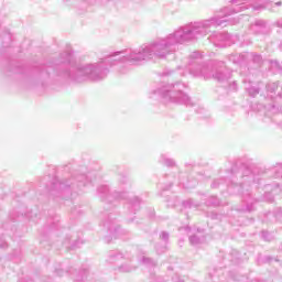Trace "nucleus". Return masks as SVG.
<instances>
[{
  "instance_id": "obj_1",
  "label": "nucleus",
  "mask_w": 282,
  "mask_h": 282,
  "mask_svg": "<svg viewBox=\"0 0 282 282\" xmlns=\"http://www.w3.org/2000/svg\"><path fill=\"white\" fill-rule=\"evenodd\" d=\"M248 10V6L241 3L240 6L225 7L214 18L209 20L191 22L177 28L173 33L165 37H160L150 44H142L139 48H127L124 51L115 52L105 57V61L95 64L79 65L75 67V83H85V80H104L109 74V68L105 63H123L124 66L135 67L151 61L152 58H169L172 54L177 52V45H188L195 43L204 36H208L216 28H226V17L237 14Z\"/></svg>"
},
{
  "instance_id": "obj_2",
  "label": "nucleus",
  "mask_w": 282,
  "mask_h": 282,
  "mask_svg": "<svg viewBox=\"0 0 282 282\" xmlns=\"http://www.w3.org/2000/svg\"><path fill=\"white\" fill-rule=\"evenodd\" d=\"M188 70L194 78H204L205 80L214 78L218 83H226L232 78V70L224 62H218L214 66L191 62Z\"/></svg>"
},
{
  "instance_id": "obj_3",
  "label": "nucleus",
  "mask_w": 282,
  "mask_h": 282,
  "mask_svg": "<svg viewBox=\"0 0 282 282\" xmlns=\"http://www.w3.org/2000/svg\"><path fill=\"white\" fill-rule=\"evenodd\" d=\"M238 176L241 177L242 181L236 183L235 178H232L230 185H228V192L242 195L246 207L238 208L239 213H252L254 205L250 203L248 197H250V186L257 182V178H254V174L250 172V170H246L242 175L238 174Z\"/></svg>"
},
{
  "instance_id": "obj_4",
  "label": "nucleus",
  "mask_w": 282,
  "mask_h": 282,
  "mask_svg": "<svg viewBox=\"0 0 282 282\" xmlns=\"http://www.w3.org/2000/svg\"><path fill=\"white\" fill-rule=\"evenodd\" d=\"M186 85L176 82L174 84H169L162 88L154 90V95L161 96L163 102H174L176 105H186V107H193V101L191 97L184 90Z\"/></svg>"
},
{
  "instance_id": "obj_5",
  "label": "nucleus",
  "mask_w": 282,
  "mask_h": 282,
  "mask_svg": "<svg viewBox=\"0 0 282 282\" xmlns=\"http://www.w3.org/2000/svg\"><path fill=\"white\" fill-rule=\"evenodd\" d=\"M87 180L88 176L85 174H79L77 176H74L73 182H61L56 178L52 182L51 185V195H56L57 193H67L69 194L70 188H80L82 186H87ZM77 182V183H76Z\"/></svg>"
},
{
  "instance_id": "obj_6",
  "label": "nucleus",
  "mask_w": 282,
  "mask_h": 282,
  "mask_svg": "<svg viewBox=\"0 0 282 282\" xmlns=\"http://www.w3.org/2000/svg\"><path fill=\"white\" fill-rule=\"evenodd\" d=\"M208 39L215 47H230V44L235 43V37L227 32H213Z\"/></svg>"
},
{
  "instance_id": "obj_7",
  "label": "nucleus",
  "mask_w": 282,
  "mask_h": 282,
  "mask_svg": "<svg viewBox=\"0 0 282 282\" xmlns=\"http://www.w3.org/2000/svg\"><path fill=\"white\" fill-rule=\"evenodd\" d=\"M97 193L101 199H106V202H113L120 199H127L129 197V193L127 192H118L115 191L113 193L109 194V187L107 185H101L98 187Z\"/></svg>"
},
{
  "instance_id": "obj_8",
  "label": "nucleus",
  "mask_w": 282,
  "mask_h": 282,
  "mask_svg": "<svg viewBox=\"0 0 282 282\" xmlns=\"http://www.w3.org/2000/svg\"><path fill=\"white\" fill-rule=\"evenodd\" d=\"M250 31L256 36H265V34H270V26H268V22L264 20H256L254 23L250 25Z\"/></svg>"
},
{
  "instance_id": "obj_9",
  "label": "nucleus",
  "mask_w": 282,
  "mask_h": 282,
  "mask_svg": "<svg viewBox=\"0 0 282 282\" xmlns=\"http://www.w3.org/2000/svg\"><path fill=\"white\" fill-rule=\"evenodd\" d=\"M253 63V68L259 69L263 65V57L257 53H247V64Z\"/></svg>"
},
{
  "instance_id": "obj_10",
  "label": "nucleus",
  "mask_w": 282,
  "mask_h": 282,
  "mask_svg": "<svg viewBox=\"0 0 282 282\" xmlns=\"http://www.w3.org/2000/svg\"><path fill=\"white\" fill-rule=\"evenodd\" d=\"M248 59V53L231 54L229 61L235 65H246Z\"/></svg>"
},
{
  "instance_id": "obj_11",
  "label": "nucleus",
  "mask_w": 282,
  "mask_h": 282,
  "mask_svg": "<svg viewBox=\"0 0 282 282\" xmlns=\"http://www.w3.org/2000/svg\"><path fill=\"white\" fill-rule=\"evenodd\" d=\"M204 241H206V238L204 237V235L194 234L189 236L191 246H202Z\"/></svg>"
},
{
  "instance_id": "obj_12",
  "label": "nucleus",
  "mask_w": 282,
  "mask_h": 282,
  "mask_svg": "<svg viewBox=\"0 0 282 282\" xmlns=\"http://www.w3.org/2000/svg\"><path fill=\"white\" fill-rule=\"evenodd\" d=\"M120 259H124V256L119 251H109L108 261L109 263H116V261H120Z\"/></svg>"
},
{
  "instance_id": "obj_13",
  "label": "nucleus",
  "mask_w": 282,
  "mask_h": 282,
  "mask_svg": "<svg viewBox=\"0 0 282 282\" xmlns=\"http://www.w3.org/2000/svg\"><path fill=\"white\" fill-rule=\"evenodd\" d=\"M160 164H163V166H175V161L166 154H161L159 158Z\"/></svg>"
},
{
  "instance_id": "obj_14",
  "label": "nucleus",
  "mask_w": 282,
  "mask_h": 282,
  "mask_svg": "<svg viewBox=\"0 0 282 282\" xmlns=\"http://www.w3.org/2000/svg\"><path fill=\"white\" fill-rule=\"evenodd\" d=\"M59 63H68L69 65H72V63H74L72 51H66L65 53H62Z\"/></svg>"
},
{
  "instance_id": "obj_15",
  "label": "nucleus",
  "mask_w": 282,
  "mask_h": 282,
  "mask_svg": "<svg viewBox=\"0 0 282 282\" xmlns=\"http://www.w3.org/2000/svg\"><path fill=\"white\" fill-rule=\"evenodd\" d=\"M270 70H271L273 74H282L281 64H279L278 61H271V62H270Z\"/></svg>"
},
{
  "instance_id": "obj_16",
  "label": "nucleus",
  "mask_w": 282,
  "mask_h": 282,
  "mask_svg": "<svg viewBox=\"0 0 282 282\" xmlns=\"http://www.w3.org/2000/svg\"><path fill=\"white\" fill-rule=\"evenodd\" d=\"M139 262L143 263V265H148L149 268H153L156 265L155 260H153L151 258H147L144 256L139 260Z\"/></svg>"
},
{
  "instance_id": "obj_17",
  "label": "nucleus",
  "mask_w": 282,
  "mask_h": 282,
  "mask_svg": "<svg viewBox=\"0 0 282 282\" xmlns=\"http://www.w3.org/2000/svg\"><path fill=\"white\" fill-rule=\"evenodd\" d=\"M129 204L134 212L140 210V198H138V196H133L132 198H130Z\"/></svg>"
},
{
  "instance_id": "obj_18",
  "label": "nucleus",
  "mask_w": 282,
  "mask_h": 282,
  "mask_svg": "<svg viewBox=\"0 0 282 282\" xmlns=\"http://www.w3.org/2000/svg\"><path fill=\"white\" fill-rule=\"evenodd\" d=\"M118 270L119 272H133V270H135V265L123 263L118 268Z\"/></svg>"
},
{
  "instance_id": "obj_19",
  "label": "nucleus",
  "mask_w": 282,
  "mask_h": 282,
  "mask_svg": "<svg viewBox=\"0 0 282 282\" xmlns=\"http://www.w3.org/2000/svg\"><path fill=\"white\" fill-rule=\"evenodd\" d=\"M267 91L268 94H274L276 91V89H279V83H269L267 84Z\"/></svg>"
},
{
  "instance_id": "obj_20",
  "label": "nucleus",
  "mask_w": 282,
  "mask_h": 282,
  "mask_svg": "<svg viewBox=\"0 0 282 282\" xmlns=\"http://www.w3.org/2000/svg\"><path fill=\"white\" fill-rule=\"evenodd\" d=\"M119 182L122 191H129V188H131V183L129 182V180H127V177H121Z\"/></svg>"
},
{
  "instance_id": "obj_21",
  "label": "nucleus",
  "mask_w": 282,
  "mask_h": 282,
  "mask_svg": "<svg viewBox=\"0 0 282 282\" xmlns=\"http://www.w3.org/2000/svg\"><path fill=\"white\" fill-rule=\"evenodd\" d=\"M182 204H183L184 208H197V206H199V204L195 203V200H193V199L184 200Z\"/></svg>"
},
{
  "instance_id": "obj_22",
  "label": "nucleus",
  "mask_w": 282,
  "mask_h": 282,
  "mask_svg": "<svg viewBox=\"0 0 282 282\" xmlns=\"http://www.w3.org/2000/svg\"><path fill=\"white\" fill-rule=\"evenodd\" d=\"M206 205L207 206H219L220 205V202H219V198L215 197V196H212L208 198V200L206 202Z\"/></svg>"
},
{
  "instance_id": "obj_23",
  "label": "nucleus",
  "mask_w": 282,
  "mask_h": 282,
  "mask_svg": "<svg viewBox=\"0 0 282 282\" xmlns=\"http://www.w3.org/2000/svg\"><path fill=\"white\" fill-rule=\"evenodd\" d=\"M106 228H108L109 232H112V235H118V230H120V227H117L116 224H105Z\"/></svg>"
},
{
  "instance_id": "obj_24",
  "label": "nucleus",
  "mask_w": 282,
  "mask_h": 282,
  "mask_svg": "<svg viewBox=\"0 0 282 282\" xmlns=\"http://www.w3.org/2000/svg\"><path fill=\"white\" fill-rule=\"evenodd\" d=\"M260 89L261 88H259V87L251 86V87L247 88V91H248L249 96L254 98V96H258Z\"/></svg>"
},
{
  "instance_id": "obj_25",
  "label": "nucleus",
  "mask_w": 282,
  "mask_h": 282,
  "mask_svg": "<svg viewBox=\"0 0 282 282\" xmlns=\"http://www.w3.org/2000/svg\"><path fill=\"white\" fill-rule=\"evenodd\" d=\"M279 112V108H276V106L271 105L268 107V111L265 112V116L268 118H270V116H273V113H278Z\"/></svg>"
},
{
  "instance_id": "obj_26",
  "label": "nucleus",
  "mask_w": 282,
  "mask_h": 282,
  "mask_svg": "<svg viewBox=\"0 0 282 282\" xmlns=\"http://www.w3.org/2000/svg\"><path fill=\"white\" fill-rule=\"evenodd\" d=\"M224 184V178H218L213 182L212 188H219V185Z\"/></svg>"
},
{
  "instance_id": "obj_27",
  "label": "nucleus",
  "mask_w": 282,
  "mask_h": 282,
  "mask_svg": "<svg viewBox=\"0 0 282 282\" xmlns=\"http://www.w3.org/2000/svg\"><path fill=\"white\" fill-rule=\"evenodd\" d=\"M262 239L264 241H272V235L268 231H262Z\"/></svg>"
},
{
  "instance_id": "obj_28",
  "label": "nucleus",
  "mask_w": 282,
  "mask_h": 282,
  "mask_svg": "<svg viewBox=\"0 0 282 282\" xmlns=\"http://www.w3.org/2000/svg\"><path fill=\"white\" fill-rule=\"evenodd\" d=\"M264 200L270 203L274 202V196L272 195V193H265Z\"/></svg>"
},
{
  "instance_id": "obj_29",
  "label": "nucleus",
  "mask_w": 282,
  "mask_h": 282,
  "mask_svg": "<svg viewBox=\"0 0 282 282\" xmlns=\"http://www.w3.org/2000/svg\"><path fill=\"white\" fill-rule=\"evenodd\" d=\"M252 10H254V12H259V11H261V10H265V7H263V6H261V4H259V6H253V7H252Z\"/></svg>"
},
{
  "instance_id": "obj_30",
  "label": "nucleus",
  "mask_w": 282,
  "mask_h": 282,
  "mask_svg": "<svg viewBox=\"0 0 282 282\" xmlns=\"http://www.w3.org/2000/svg\"><path fill=\"white\" fill-rule=\"evenodd\" d=\"M165 76H180V73L178 72H173V70H167L165 72Z\"/></svg>"
},
{
  "instance_id": "obj_31",
  "label": "nucleus",
  "mask_w": 282,
  "mask_h": 282,
  "mask_svg": "<svg viewBox=\"0 0 282 282\" xmlns=\"http://www.w3.org/2000/svg\"><path fill=\"white\" fill-rule=\"evenodd\" d=\"M161 239H163V241H169V232H166V231H163L162 234H161Z\"/></svg>"
},
{
  "instance_id": "obj_32",
  "label": "nucleus",
  "mask_w": 282,
  "mask_h": 282,
  "mask_svg": "<svg viewBox=\"0 0 282 282\" xmlns=\"http://www.w3.org/2000/svg\"><path fill=\"white\" fill-rule=\"evenodd\" d=\"M264 259H265L267 263H270V262H272V261H274V260H275V261H279V259H276V258L274 259V258H272V257H270V256L265 257ZM273 259H274V260H273Z\"/></svg>"
},
{
  "instance_id": "obj_33",
  "label": "nucleus",
  "mask_w": 282,
  "mask_h": 282,
  "mask_svg": "<svg viewBox=\"0 0 282 282\" xmlns=\"http://www.w3.org/2000/svg\"><path fill=\"white\" fill-rule=\"evenodd\" d=\"M164 250H166V247H162V249H160V247H156L158 254H162V252H164Z\"/></svg>"
},
{
  "instance_id": "obj_34",
  "label": "nucleus",
  "mask_w": 282,
  "mask_h": 282,
  "mask_svg": "<svg viewBox=\"0 0 282 282\" xmlns=\"http://www.w3.org/2000/svg\"><path fill=\"white\" fill-rule=\"evenodd\" d=\"M173 282H184V280L183 279H180V278H177V276H175V278H173V280H172Z\"/></svg>"
},
{
  "instance_id": "obj_35",
  "label": "nucleus",
  "mask_w": 282,
  "mask_h": 282,
  "mask_svg": "<svg viewBox=\"0 0 282 282\" xmlns=\"http://www.w3.org/2000/svg\"><path fill=\"white\" fill-rule=\"evenodd\" d=\"M199 57V53H193L192 54V58H198Z\"/></svg>"
},
{
  "instance_id": "obj_36",
  "label": "nucleus",
  "mask_w": 282,
  "mask_h": 282,
  "mask_svg": "<svg viewBox=\"0 0 282 282\" xmlns=\"http://www.w3.org/2000/svg\"><path fill=\"white\" fill-rule=\"evenodd\" d=\"M278 28H282V19L276 22Z\"/></svg>"
},
{
  "instance_id": "obj_37",
  "label": "nucleus",
  "mask_w": 282,
  "mask_h": 282,
  "mask_svg": "<svg viewBox=\"0 0 282 282\" xmlns=\"http://www.w3.org/2000/svg\"><path fill=\"white\" fill-rule=\"evenodd\" d=\"M84 276H87V271H83L82 279H84Z\"/></svg>"
},
{
  "instance_id": "obj_38",
  "label": "nucleus",
  "mask_w": 282,
  "mask_h": 282,
  "mask_svg": "<svg viewBox=\"0 0 282 282\" xmlns=\"http://www.w3.org/2000/svg\"><path fill=\"white\" fill-rule=\"evenodd\" d=\"M239 1H243V0H231V3H239Z\"/></svg>"
},
{
  "instance_id": "obj_39",
  "label": "nucleus",
  "mask_w": 282,
  "mask_h": 282,
  "mask_svg": "<svg viewBox=\"0 0 282 282\" xmlns=\"http://www.w3.org/2000/svg\"><path fill=\"white\" fill-rule=\"evenodd\" d=\"M61 272H63V271L56 270V273L59 274V276H63V274Z\"/></svg>"
},
{
  "instance_id": "obj_40",
  "label": "nucleus",
  "mask_w": 282,
  "mask_h": 282,
  "mask_svg": "<svg viewBox=\"0 0 282 282\" xmlns=\"http://www.w3.org/2000/svg\"><path fill=\"white\" fill-rule=\"evenodd\" d=\"M121 74H127V70H121Z\"/></svg>"
},
{
  "instance_id": "obj_41",
  "label": "nucleus",
  "mask_w": 282,
  "mask_h": 282,
  "mask_svg": "<svg viewBox=\"0 0 282 282\" xmlns=\"http://www.w3.org/2000/svg\"><path fill=\"white\" fill-rule=\"evenodd\" d=\"M172 206H177V202H175L174 204H172Z\"/></svg>"
},
{
  "instance_id": "obj_42",
  "label": "nucleus",
  "mask_w": 282,
  "mask_h": 282,
  "mask_svg": "<svg viewBox=\"0 0 282 282\" xmlns=\"http://www.w3.org/2000/svg\"><path fill=\"white\" fill-rule=\"evenodd\" d=\"M185 230H191V227H185Z\"/></svg>"
},
{
  "instance_id": "obj_43",
  "label": "nucleus",
  "mask_w": 282,
  "mask_h": 282,
  "mask_svg": "<svg viewBox=\"0 0 282 282\" xmlns=\"http://www.w3.org/2000/svg\"><path fill=\"white\" fill-rule=\"evenodd\" d=\"M275 6H281V2H276Z\"/></svg>"
},
{
  "instance_id": "obj_44",
  "label": "nucleus",
  "mask_w": 282,
  "mask_h": 282,
  "mask_svg": "<svg viewBox=\"0 0 282 282\" xmlns=\"http://www.w3.org/2000/svg\"><path fill=\"white\" fill-rule=\"evenodd\" d=\"M0 248H6V245L0 246Z\"/></svg>"
},
{
  "instance_id": "obj_45",
  "label": "nucleus",
  "mask_w": 282,
  "mask_h": 282,
  "mask_svg": "<svg viewBox=\"0 0 282 282\" xmlns=\"http://www.w3.org/2000/svg\"><path fill=\"white\" fill-rule=\"evenodd\" d=\"M280 48L282 50V42H281V44H280Z\"/></svg>"
},
{
  "instance_id": "obj_46",
  "label": "nucleus",
  "mask_w": 282,
  "mask_h": 282,
  "mask_svg": "<svg viewBox=\"0 0 282 282\" xmlns=\"http://www.w3.org/2000/svg\"><path fill=\"white\" fill-rule=\"evenodd\" d=\"M232 88L235 89V83L232 84Z\"/></svg>"
},
{
  "instance_id": "obj_47",
  "label": "nucleus",
  "mask_w": 282,
  "mask_h": 282,
  "mask_svg": "<svg viewBox=\"0 0 282 282\" xmlns=\"http://www.w3.org/2000/svg\"><path fill=\"white\" fill-rule=\"evenodd\" d=\"M276 177H281V175L276 174Z\"/></svg>"
},
{
  "instance_id": "obj_48",
  "label": "nucleus",
  "mask_w": 282,
  "mask_h": 282,
  "mask_svg": "<svg viewBox=\"0 0 282 282\" xmlns=\"http://www.w3.org/2000/svg\"><path fill=\"white\" fill-rule=\"evenodd\" d=\"M280 109H281V111H282V107H281Z\"/></svg>"
}]
</instances>
